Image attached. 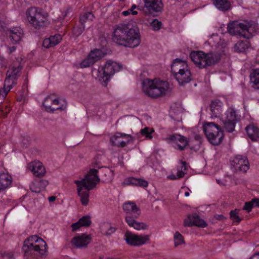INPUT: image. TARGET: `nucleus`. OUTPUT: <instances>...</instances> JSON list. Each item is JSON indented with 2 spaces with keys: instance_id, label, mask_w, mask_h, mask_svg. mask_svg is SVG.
<instances>
[{
  "instance_id": "22",
  "label": "nucleus",
  "mask_w": 259,
  "mask_h": 259,
  "mask_svg": "<svg viewBox=\"0 0 259 259\" xmlns=\"http://www.w3.org/2000/svg\"><path fill=\"white\" fill-rule=\"evenodd\" d=\"M171 72L174 75L189 69L188 66L185 61L179 59H176L173 62L171 66Z\"/></svg>"
},
{
  "instance_id": "4",
  "label": "nucleus",
  "mask_w": 259,
  "mask_h": 259,
  "mask_svg": "<svg viewBox=\"0 0 259 259\" xmlns=\"http://www.w3.org/2000/svg\"><path fill=\"white\" fill-rule=\"evenodd\" d=\"M22 250L26 256L35 255L42 256L46 255L47 244L42 238L33 235L24 241Z\"/></svg>"
},
{
  "instance_id": "29",
  "label": "nucleus",
  "mask_w": 259,
  "mask_h": 259,
  "mask_svg": "<svg viewBox=\"0 0 259 259\" xmlns=\"http://www.w3.org/2000/svg\"><path fill=\"white\" fill-rule=\"evenodd\" d=\"M48 185V182L46 180L37 181L30 185V189L33 192L39 193L44 190Z\"/></svg>"
},
{
  "instance_id": "11",
  "label": "nucleus",
  "mask_w": 259,
  "mask_h": 259,
  "mask_svg": "<svg viewBox=\"0 0 259 259\" xmlns=\"http://www.w3.org/2000/svg\"><path fill=\"white\" fill-rule=\"evenodd\" d=\"M240 115L234 108H228L225 112V116L222 119L225 130L229 133L233 132L236 123L240 120Z\"/></svg>"
},
{
  "instance_id": "41",
  "label": "nucleus",
  "mask_w": 259,
  "mask_h": 259,
  "mask_svg": "<svg viewBox=\"0 0 259 259\" xmlns=\"http://www.w3.org/2000/svg\"><path fill=\"white\" fill-rule=\"evenodd\" d=\"M136 181V178L134 177H128L125 178L121 185L123 187H125L127 186H135Z\"/></svg>"
},
{
  "instance_id": "30",
  "label": "nucleus",
  "mask_w": 259,
  "mask_h": 259,
  "mask_svg": "<svg viewBox=\"0 0 259 259\" xmlns=\"http://www.w3.org/2000/svg\"><path fill=\"white\" fill-rule=\"evenodd\" d=\"M248 137L253 141L259 138V128L253 124H249L245 128Z\"/></svg>"
},
{
  "instance_id": "6",
  "label": "nucleus",
  "mask_w": 259,
  "mask_h": 259,
  "mask_svg": "<svg viewBox=\"0 0 259 259\" xmlns=\"http://www.w3.org/2000/svg\"><path fill=\"white\" fill-rule=\"evenodd\" d=\"M142 84L143 92L152 98H157L164 95L168 89L167 81L158 79H146Z\"/></svg>"
},
{
  "instance_id": "55",
  "label": "nucleus",
  "mask_w": 259,
  "mask_h": 259,
  "mask_svg": "<svg viewBox=\"0 0 259 259\" xmlns=\"http://www.w3.org/2000/svg\"><path fill=\"white\" fill-rule=\"evenodd\" d=\"M194 139L198 142V145H199L201 140V136L199 135H196L194 137Z\"/></svg>"
},
{
  "instance_id": "7",
  "label": "nucleus",
  "mask_w": 259,
  "mask_h": 259,
  "mask_svg": "<svg viewBox=\"0 0 259 259\" xmlns=\"http://www.w3.org/2000/svg\"><path fill=\"white\" fill-rule=\"evenodd\" d=\"M123 209L126 213L125 221L129 226L138 230L147 229V226L145 223L136 221L141 213V210L135 202L124 203L123 205Z\"/></svg>"
},
{
  "instance_id": "18",
  "label": "nucleus",
  "mask_w": 259,
  "mask_h": 259,
  "mask_svg": "<svg viewBox=\"0 0 259 259\" xmlns=\"http://www.w3.org/2000/svg\"><path fill=\"white\" fill-rule=\"evenodd\" d=\"M184 225L185 227L196 226L204 228L207 226V224L198 214H193L192 215H189L187 218L184 220Z\"/></svg>"
},
{
  "instance_id": "10",
  "label": "nucleus",
  "mask_w": 259,
  "mask_h": 259,
  "mask_svg": "<svg viewBox=\"0 0 259 259\" xmlns=\"http://www.w3.org/2000/svg\"><path fill=\"white\" fill-rule=\"evenodd\" d=\"M203 131L211 144L218 145L222 142L224 135L219 125L214 122H205L203 125Z\"/></svg>"
},
{
  "instance_id": "49",
  "label": "nucleus",
  "mask_w": 259,
  "mask_h": 259,
  "mask_svg": "<svg viewBox=\"0 0 259 259\" xmlns=\"http://www.w3.org/2000/svg\"><path fill=\"white\" fill-rule=\"evenodd\" d=\"M72 231L73 232L76 231L78 230L81 226V224H80V222L78 220L77 222L75 223H73L71 226Z\"/></svg>"
},
{
  "instance_id": "25",
  "label": "nucleus",
  "mask_w": 259,
  "mask_h": 259,
  "mask_svg": "<svg viewBox=\"0 0 259 259\" xmlns=\"http://www.w3.org/2000/svg\"><path fill=\"white\" fill-rule=\"evenodd\" d=\"M12 183V177L8 173L0 172V193L8 188Z\"/></svg>"
},
{
  "instance_id": "39",
  "label": "nucleus",
  "mask_w": 259,
  "mask_h": 259,
  "mask_svg": "<svg viewBox=\"0 0 259 259\" xmlns=\"http://www.w3.org/2000/svg\"><path fill=\"white\" fill-rule=\"evenodd\" d=\"M174 241L176 246L184 243L183 237L179 232H176L174 234Z\"/></svg>"
},
{
  "instance_id": "31",
  "label": "nucleus",
  "mask_w": 259,
  "mask_h": 259,
  "mask_svg": "<svg viewBox=\"0 0 259 259\" xmlns=\"http://www.w3.org/2000/svg\"><path fill=\"white\" fill-rule=\"evenodd\" d=\"M181 163L182 164V165L181 167H178L177 168V175H175L174 174H172L169 175L168 177V178L170 180H176L178 179H180L181 178H183L187 170V166H186V162L181 161Z\"/></svg>"
},
{
  "instance_id": "34",
  "label": "nucleus",
  "mask_w": 259,
  "mask_h": 259,
  "mask_svg": "<svg viewBox=\"0 0 259 259\" xmlns=\"http://www.w3.org/2000/svg\"><path fill=\"white\" fill-rule=\"evenodd\" d=\"M100 229L102 233L104 235H109L115 231V228L112 227L111 224L108 223L102 224Z\"/></svg>"
},
{
  "instance_id": "62",
  "label": "nucleus",
  "mask_w": 259,
  "mask_h": 259,
  "mask_svg": "<svg viewBox=\"0 0 259 259\" xmlns=\"http://www.w3.org/2000/svg\"><path fill=\"white\" fill-rule=\"evenodd\" d=\"M170 116L175 120H177V121H179L180 120L179 119L175 118L172 114H171Z\"/></svg>"
},
{
  "instance_id": "57",
  "label": "nucleus",
  "mask_w": 259,
  "mask_h": 259,
  "mask_svg": "<svg viewBox=\"0 0 259 259\" xmlns=\"http://www.w3.org/2000/svg\"><path fill=\"white\" fill-rule=\"evenodd\" d=\"M128 10L130 11V13L133 15H136L138 14V12L137 11L134 10L131 8L129 9Z\"/></svg>"
},
{
  "instance_id": "12",
  "label": "nucleus",
  "mask_w": 259,
  "mask_h": 259,
  "mask_svg": "<svg viewBox=\"0 0 259 259\" xmlns=\"http://www.w3.org/2000/svg\"><path fill=\"white\" fill-rule=\"evenodd\" d=\"M43 105L48 112H53L55 110H63L66 108L67 103L64 99H58L53 98V96L47 97L43 102Z\"/></svg>"
},
{
  "instance_id": "40",
  "label": "nucleus",
  "mask_w": 259,
  "mask_h": 259,
  "mask_svg": "<svg viewBox=\"0 0 259 259\" xmlns=\"http://www.w3.org/2000/svg\"><path fill=\"white\" fill-rule=\"evenodd\" d=\"M239 211V209H236L230 212V218L234 222L239 223L241 221V219L238 215Z\"/></svg>"
},
{
  "instance_id": "56",
  "label": "nucleus",
  "mask_w": 259,
  "mask_h": 259,
  "mask_svg": "<svg viewBox=\"0 0 259 259\" xmlns=\"http://www.w3.org/2000/svg\"><path fill=\"white\" fill-rule=\"evenodd\" d=\"M249 259H259V252L253 254Z\"/></svg>"
},
{
  "instance_id": "50",
  "label": "nucleus",
  "mask_w": 259,
  "mask_h": 259,
  "mask_svg": "<svg viewBox=\"0 0 259 259\" xmlns=\"http://www.w3.org/2000/svg\"><path fill=\"white\" fill-rule=\"evenodd\" d=\"M5 18L3 15H0V32L2 31L5 27Z\"/></svg>"
},
{
  "instance_id": "63",
  "label": "nucleus",
  "mask_w": 259,
  "mask_h": 259,
  "mask_svg": "<svg viewBox=\"0 0 259 259\" xmlns=\"http://www.w3.org/2000/svg\"><path fill=\"white\" fill-rule=\"evenodd\" d=\"M224 217L223 215H219L218 219L221 220L222 218H223Z\"/></svg>"
},
{
  "instance_id": "33",
  "label": "nucleus",
  "mask_w": 259,
  "mask_h": 259,
  "mask_svg": "<svg viewBox=\"0 0 259 259\" xmlns=\"http://www.w3.org/2000/svg\"><path fill=\"white\" fill-rule=\"evenodd\" d=\"M248 42L246 41H238L234 46V50L238 53L244 52L248 48Z\"/></svg>"
},
{
  "instance_id": "26",
  "label": "nucleus",
  "mask_w": 259,
  "mask_h": 259,
  "mask_svg": "<svg viewBox=\"0 0 259 259\" xmlns=\"http://www.w3.org/2000/svg\"><path fill=\"white\" fill-rule=\"evenodd\" d=\"M9 31L10 32V38L14 42H19L23 36V31L19 27L13 28Z\"/></svg>"
},
{
  "instance_id": "38",
  "label": "nucleus",
  "mask_w": 259,
  "mask_h": 259,
  "mask_svg": "<svg viewBox=\"0 0 259 259\" xmlns=\"http://www.w3.org/2000/svg\"><path fill=\"white\" fill-rule=\"evenodd\" d=\"M94 61L88 55L87 57L83 60L80 63L79 66L81 68H84L90 67L94 64Z\"/></svg>"
},
{
  "instance_id": "5",
  "label": "nucleus",
  "mask_w": 259,
  "mask_h": 259,
  "mask_svg": "<svg viewBox=\"0 0 259 259\" xmlns=\"http://www.w3.org/2000/svg\"><path fill=\"white\" fill-rule=\"evenodd\" d=\"M121 67V65L117 63L108 60L104 66L99 67L98 69H92V74L98 79L103 86L106 87L111 76L116 72L119 71Z\"/></svg>"
},
{
  "instance_id": "58",
  "label": "nucleus",
  "mask_w": 259,
  "mask_h": 259,
  "mask_svg": "<svg viewBox=\"0 0 259 259\" xmlns=\"http://www.w3.org/2000/svg\"><path fill=\"white\" fill-rule=\"evenodd\" d=\"M122 14L124 16H127L128 15L131 14L130 11L127 10L126 11H124L122 12Z\"/></svg>"
},
{
  "instance_id": "19",
  "label": "nucleus",
  "mask_w": 259,
  "mask_h": 259,
  "mask_svg": "<svg viewBox=\"0 0 259 259\" xmlns=\"http://www.w3.org/2000/svg\"><path fill=\"white\" fill-rule=\"evenodd\" d=\"M28 169L37 177H42L46 173L43 164L39 161H34L28 165Z\"/></svg>"
},
{
  "instance_id": "59",
  "label": "nucleus",
  "mask_w": 259,
  "mask_h": 259,
  "mask_svg": "<svg viewBox=\"0 0 259 259\" xmlns=\"http://www.w3.org/2000/svg\"><path fill=\"white\" fill-rule=\"evenodd\" d=\"M56 199V197L55 196H51L49 197V200L50 201H54Z\"/></svg>"
},
{
  "instance_id": "52",
  "label": "nucleus",
  "mask_w": 259,
  "mask_h": 259,
  "mask_svg": "<svg viewBox=\"0 0 259 259\" xmlns=\"http://www.w3.org/2000/svg\"><path fill=\"white\" fill-rule=\"evenodd\" d=\"M215 39L216 41L220 40V37H219L218 35L217 34H213L210 38L209 39V43H212V40Z\"/></svg>"
},
{
  "instance_id": "1",
  "label": "nucleus",
  "mask_w": 259,
  "mask_h": 259,
  "mask_svg": "<svg viewBox=\"0 0 259 259\" xmlns=\"http://www.w3.org/2000/svg\"><path fill=\"white\" fill-rule=\"evenodd\" d=\"M112 39L117 45L129 48L137 47L141 42L139 30L130 22L115 25Z\"/></svg>"
},
{
  "instance_id": "44",
  "label": "nucleus",
  "mask_w": 259,
  "mask_h": 259,
  "mask_svg": "<svg viewBox=\"0 0 259 259\" xmlns=\"http://www.w3.org/2000/svg\"><path fill=\"white\" fill-rule=\"evenodd\" d=\"M79 221L82 227H88L91 223V218L89 216H84L80 218Z\"/></svg>"
},
{
  "instance_id": "9",
  "label": "nucleus",
  "mask_w": 259,
  "mask_h": 259,
  "mask_svg": "<svg viewBox=\"0 0 259 259\" xmlns=\"http://www.w3.org/2000/svg\"><path fill=\"white\" fill-rule=\"evenodd\" d=\"M190 56L192 61L200 68L211 66L220 59V56L218 53L205 54L201 51H192Z\"/></svg>"
},
{
  "instance_id": "27",
  "label": "nucleus",
  "mask_w": 259,
  "mask_h": 259,
  "mask_svg": "<svg viewBox=\"0 0 259 259\" xmlns=\"http://www.w3.org/2000/svg\"><path fill=\"white\" fill-rule=\"evenodd\" d=\"M249 79L251 87L254 90H259V68L251 70Z\"/></svg>"
},
{
  "instance_id": "24",
  "label": "nucleus",
  "mask_w": 259,
  "mask_h": 259,
  "mask_svg": "<svg viewBox=\"0 0 259 259\" xmlns=\"http://www.w3.org/2000/svg\"><path fill=\"white\" fill-rule=\"evenodd\" d=\"M62 40V36L60 34H55L46 38L44 40L42 46L45 48H50L58 45Z\"/></svg>"
},
{
  "instance_id": "28",
  "label": "nucleus",
  "mask_w": 259,
  "mask_h": 259,
  "mask_svg": "<svg viewBox=\"0 0 259 259\" xmlns=\"http://www.w3.org/2000/svg\"><path fill=\"white\" fill-rule=\"evenodd\" d=\"M223 103L220 100L212 101L210 105V110L214 116L220 114L223 111Z\"/></svg>"
},
{
  "instance_id": "2",
  "label": "nucleus",
  "mask_w": 259,
  "mask_h": 259,
  "mask_svg": "<svg viewBox=\"0 0 259 259\" xmlns=\"http://www.w3.org/2000/svg\"><path fill=\"white\" fill-rule=\"evenodd\" d=\"M98 170L96 169H91L81 180H76L74 183L76 185L77 191L80 197L81 204L86 206L89 203L90 191L96 188L100 182L98 176Z\"/></svg>"
},
{
  "instance_id": "13",
  "label": "nucleus",
  "mask_w": 259,
  "mask_h": 259,
  "mask_svg": "<svg viewBox=\"0 0 259 259\" xmlns=\"http://www.w3.org/2000/svg\"><path fill=\"white\" fill-rule=\"evenodd\" d=\"M164 141L171 144L174 147L180 151L184 150L185 148L189 146V141L184 136L179 134H172L164 138Z\"/></svg>"
},
{
  "instance_id": "53",
  "label": "nucleus",
  "mask_w": 259,
  "mask_h": 259,
  "mask_svg": "<svg viewBox=\"0 0 259 259\" xmlns=\"http://www.w3.org/2000/svg\"><path fill=\"white\" fill-rule=\"evenodd\" d=\"M6 64L5 59L0 55V67H3Z\"/></svg>"
},
{
  "instance_id": "15",
  "label": "nucleus",
  "mask_w": 259,
  "mask_h": 259,
  "mask_svg": "<svg viewBox=\"0 0 259 259\" xmlns=\"http://www.w3.org/2000/svg\"><path fill=\"white\" fill-rule=\"evenodd\" d=\"M133 140V137L130 134L116 132L113 136L111 137L110 142L113 146L123 148L125 147Z\"/></svg>"
},
{
  "instance_id": "36",
  "label": "nucleus",
  "mask_w": 259,
  "mask_h": 259,
  "mask_svg": "<svg viewBox=\"0 0 259 259\" xmlns=\"http://www.w3.org/2000/svg\"><path fill=\"white\" fill-rule=\"evenodd\" d=\"M94 16L91 12H87L80 15L79 21L81 25H84L85 22L93 21Z\"/></svg>"
},
{
  "instance_id": "35",
  "label": "nucleus",
  "mask_w": 259,
  "mask_h": 259,
  "mask_svg": "<svg viewBox=\"0 0 259 259\" xmlns=\"http://www.w3.org/2000/svg\"><path fill=\"white\" fill-rule=\"evenodd\" d=\"M104 53L100 49H95L88 55L94 63L104 56Z\"/></svg>"
},
{
  "instance_id": "32",
  "label": "nucleus",
  "mask_w": 259,
  "mask_h": 259,
  "mask_svg": "<svg viewBox=\"0 0 259 259\" xmlns=\"http://www.w3.org/2000/svg\"><path fill=\"white\" fill-rule=\"evenodd\" d=\"M213 5L219 10L222 11L229 10L231 7V4L227 0H212Z\"/></svg>"
},
{
  "instance_id": "54",
  "label": "nucleus",
  "mask_w": 259,
  "mask_h": 259,
  "mask_svg": "<svg viewBox=\"0 0 259 259\" xmlns=\"http://www.w3.org/2000/svg\"><path fill=\"white\" fill-rule=\"evenodd\" d=\"M9 54H11L16 51V48L15 46L10 47L8 48Z\"/></svg>"
},
{
  "instance_id": "3",
  "label": "nucleus",
  "mask_w": 259,
  "mask_h": 259,
  "mask_svg": "<svg viewBox=\"0 0 259 259\" xmlns=\"http://www.w3.org/2000/svg\"><path fill=\"white\" fill-rule=\"evenodd\" d=\"M227 30L232 35H239L249 39L257 32L258 28L257 25L252 21L242 20L230 22Z\"/></svg>"
},
{
  "instance_id": "46",
  "label": "nucleus",
  "mask_w": 259,
  "mask_h": 259,
  "mask_svg": "<svg viewBox=\"0 0 259 259\" xmlns=\"http://www.w3.org/2000/svg\"><path fill=\"white\" fill-rule=\"evenodd\" d=\"M151 26L153 30H158L161 28V23L157 19H155L153 20L151 22Z\"/></svg>"
},
{
  "instance_id": "43",
  "label": "nucleus",
  "mask_w": 259,
  "mask_h": 259,
  "mask_svg": "<svg viewBox=\"0 0 259 259\" xmlns=\"http://www.w3.org/2000/svg\"><path fill=\"white\" fill-rule=\"evenodd\" d=\"M13 87H14L13 85H11L10 87H7L6 84V81H5L4 89L0 90V98L4 99L6 97L8 93L11 90Z\"/></svg>"
},
{
  "instance_id": "37",
  "label": "nucleus",
  "mask_w": 259,
  "mask_h": 259,
  "mask_svg": "<svg viewBox=\"0 0 259 259\" xmlns=\"http://www.w3.org/2000/svg\"><path fill=\"white\" fill-rule=\"evenodd\" d=\"M140 132L146 139L151 140L153 138L152 134L154 132V130L152 128L146 127L142 129Z\"/></svg>"
},
{
  "instance_id": "51",
  "label": "nucleus",
  "mask_w": 259,
  "mask_h": 259,
  "mask_svg": "<svg viewBox=\"0 0 259 259\" xmlns=\"http://www.w3.org/2000/svg\"><path fill=\"white\" fill-rule=\"evenodd\" d=\"M251 202L252 204H253V207H259V199L255 198L251 200Z\"/></svg>"
},
{
  "instance_id": "61",
  "label": "nucleus",
  "mask_w": 259,
  "mask_h": 259,
  "mask_svg": "<svg viewBox=\"0 0 259 259\" xmlns=\"http://www.w3.org/2000/svg\"><path fill=\"white\" fill-rule=\"evenodd\" d=\"M189 195H190V193H189V192H188V191H187V192H186L185 193V196L186 197H188V196H189Z\"/></svg>"
},
{
  "instance_id": "21",
  "label": "nucleus",
  "mask_w": 259,
  "mask_h": 259,
  "mask_svg": "<svg viewBox=\"0 0 259 259\" xmlns=\"http://www.w3.org/2000/svg\"><path fill=\"white\" fill-rule=\"evenodd\" d=\"M145 7L149 12H159L163 7L162 0H143Z\"/></svg>"
},
{
  "instance_id": "23",
  "label": "nucleus",
  "mask_w": 259,
  "mask_h": 259,
  "mask_svg": "<svg viewBox=\"0 0 259 259\" xmlns=\"http://www.w3.org/2000/svg\"><path fill=\"white\" fill-rule=\"evenodd\" d=\"M174 76L179 84L181 85L188 83L192 79L191 73L189 69L176 74V75H174Z\"/></svg>"
},
{
  "instance_id": "16",
  "label": "nucleus",
  "mask_w": 259,
  "mask_h": 259,
  "mask_svg": "<svg viewBox=\"0 0 259 259\" xmlns=\"http://www.w3.org/2000/svg\"><path fill=\"white\" fill-rule=\"evenodd\" d=\"M124 239L130 245L140 246L145 244L149 240V236L137 235L127 231L124 235Z\"/></svg>"
},
{
  "instance_id": "64",
  "label": "nucleus",
  "mask_w": 259,
  "mask_h": 259,
  "mask_svg": "<svg viewBox=\"0 0 259 259\" xmlns=\"http://www.w3.org/2000/svg\"><path fill=\"white\" fill-rule=\"evenodd\" d=\"M217 181L218 184H222V183H221L220 180H217Z\"/></svg>"
},
{
  "instance_id": "8",
  "label": "nucleus",
  "mask_w": 259,
  "mask_h": 259,
  "mask_svg": "<svg viewBox=\"0 0 259 259\" xmlns=\"http://www.w3.org/2000/svg\"><path fill=\"white\" fill-rule=\"evenodd\" d=\"M30 25L36 29L44 28L48 24V14L41 8L32 7L26 12Z\"/></svg>"
},
{
  "instance_id": "14",
  "label": "nucleus",
  "mask_w": 259,
  "mask_h": 259,
  "mask_svg": "<svg viewBox=\"0 0 259 259\" xmlns=\"http://www.w3.org/2000/svg\"><path fill=\"white\" fill-rule=\"evenodd\" d=\"M231 167L234 172H246L249 168V162L247 159L242 155H237L230 160Z\"/></svg>"
},
{
  "instance_id": "17",
  "label": "nucleus",
  "mask_w": 259,
  "mask_h": 259,
  "mask_svg": "<svg viewBox=\"0 0 259 259\" xmlns=\"http://www.w3.org/2000/svg\"><path fill=\"white\" fill-rule=\"evenodd\" d=\"M22 67L20 65L11 67L7 72V76L5 79L6 84L7 87L11 85H15L17 83V78L20 75Z\"/></svg>"
},
{
  "instance_id": "20",
  "label": "nucleus",
  "mask_w": 259,
  "mask_h": 259,
  "mask_svg": "<svg viewBox=\"0 0 259 259\" xmlns=\"http://www.w3.org/2000/svg\"><path fill=\"white\" fill-rule=\"evenodd\" d=\"M91 241L90 235L82 234L74 237L71 241L72 245L76 248L87 247Z\"/></svg>"
},
{
  "instance_id": "60",
  "label": "nucleus",
  "mask_w": 259,
  "mask_h": 259,
  "mask_svg": "<svg viewBox=\"0 0 259 259\" xmlns=\"http://www.w3.org/2000/svg\"><path fill=\"white\" fill-rule=\"evenodd\" d=\"M137 8V6L135 4H133L131 8L133 10H135Z\"/></svg>"
},
{
  "instance_id": "42",
  "label": "nucleus",
  "mask_w": 259,
  "mask_h": 259,
  "mask_svg": "<svg viewBox=\"0 0 259 259\" xmlns=\"http://www.w3.org/2000/svg\"><path fill=\"white\" fill-rule=\"evenodd\" d=\"M135 186L146 188L148 186V182L144 179L136 178Z\"/></svg>"
},
{
  "instance_id": "48",
  "label": "nucleus",
  "mask_w": 259,
  "mask_h": 259,
  "mask_svg": "<svg viewBox=\"0 0 259 259\" xmlns=\"http://www.w3.org/2000/svg\"><path fill=\"white\" fill-rule=\"evenodd\" d=\"M253 207V204L251 202V200L249 202H246L243 207V209L246 210L247 212H250L252 208Z\"/></svg>"
},
{
  "instance_id": "45",
  "label": "nucleus",
  "mask_w": 259,
  "mask_h": 259,
  "mask_svg": "<svg viewBox=\"0 0 259 259\" xmlns=\"http://www.w3.org/2000/svg\"><path fill=\"white\" fill-rule=\"evenodd\" d=\"M85 28V25H81L80 26H76L73 28V34L76 36H79L83 31Z\"/></svg>"
},
{
  "instance_id": "47",
  "label": "nucleus",
  "mask_w": 259,
  "mask_h": 259,
  "mask_svg": "<svg viewBox=\"0 0 259 259\" xmlns=\"http://www.w3.org/2000/svg\"><path fill=\"white\" fill-rule=\"evenodd\" d=\"M10 111V108L8 106H2L0 107V112L2 115L6 116Z\"/></svg>"
}]
</instances>
